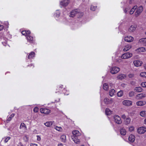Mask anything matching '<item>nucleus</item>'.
Segmentation results:
<instances>
[{"label":"nucleus","instance_id":"34","mask_svg":"<svg viewBox=\"0 0 146 146\" xmlns=\"http://www.w3.org/2000/svg\"><path fill=\"white\" fill-rule=\"evenodd\" d=\"M15 115V114H11L10 116L8 118L7 121V122L8 123V122H9L11 120V119L13 117H14V116Z\"/></svg>","mask_w":146,"mask_h":146},{"label":"nucleus","instance_id":"35","mask_svg":"<svg viewBox=\"0 0 146 146\" xmlns=\"http://www.w3.org/2000/svg\"><path fill=\"white\" fill-rule=\"evenodd\" d=\"M140 115L142 117H145L146 115V111H142L140 112Z\"/></svg>","mask_w":146,"mask_h":146},{"label":"nucleus","instance_id":"37","mask_svg":"<svg viewBox=\"0 0 146 146\" xmlns=\"http://www.w3.org/2000/svg\"><path fill=\"white\" fill-rule=\"evenodd\" d=\"M63 86L62 85H59L57 88L56 89L57 90H58V92H59L63 88Z\"/></svg>","mask_w":146,"mask_h":146},{"label":"nucleus","instance_id":"22","mask_svg":"<svg viewBox=\"0 0 146 146\" xmlns=\"http://www.w3.org/2000/svg\"><path fill=\"white\" fill-rule=\"evenodd\" d=\"M146 50L145 48L143 47L139 48L136 50V51L139 52H144L146 51Z\"/></svg>","mask_w":146,"mask_h":146},{"label":"nucleus","instance_id":"52","mask_svg":"<svg viewBox=\"0 0 146 146\" xmlns=\"http://www.w3.org/2000/svg\"><path fill=\"white\" fill-rule=\"evenodd\" d=\"M17 146H23V145L21 142H19L17 144Z\"/></svg>","mask_w":146,"mask_h":146},{"label":"nucleus","instance_id":"46","mask_svg":"<svg viewBox=\"0 0 146 146\" xmlns=\"http://www.w3.org/2000/svg\"><path fill=\"white\" fill-rule=\"evenodd\" d=\"M26 31L27 36V35H29L30 34L31 32L29 30H26Z\"/></svg>","mask_w":146,"mask_h":146},{"label":"nucleus","instance_id":"19","mask_svg":"<svg viewBox=\"0 0 146 146\" xmlns=\"http://www.w3.org/2000/svg\"><path fill=\"white\" fill-rule=\"evenodd\" d=\"M72 133L73 135L72 136H74L75 137H78L80 135V133L77 130H74L72 131Z\"/></svg>","mask_w":146,"mask_h":146},{"label":"nucleus","instance_id":"56","mask_svg":"<svg viewBox=\"0 0 146 146\" xmlns=\"http://www.w3.org/2000/svg\"><path fill=\"white\" fill-rule=\"evenodd\" d=\"M144 68L146 70V64H145L143 65Z\"/></svg>","mask_w":146,"mask_h":146},{"label":"nucleus","instance_id":"14","mask_svg":"<svg viewBox=\"0 0 146 146\" xmlns=\"http://www.w3.org/2000/svg\"><path fill=\"white\" fill-rule=\"evenodd\" d=\"M139 42L144 46H146V38H143L139 39Z\"/></svg>","mask_w":146,"mask_h":146},{"label":"nucleus","instance_id":"13","mask_svg":"<svg viewBox=\"0 0 146 146\" xmlns=\"http://www.w3.org/2000/svg\"><path fill=\"white\" fill-rule=\"evenodd\" d=\"M146 102L145 101H139L136 103V104L137 106H142L145 105Z\"/></svg>","mask_w":146,"mask_h":146},{"label":"nucleus","instance_id":"20","mask_svg":"<svg viewBox=\"0 0 146 146\" xmlns=\"http://www.w3.org/2000/svg\"><path fill=\"white\" fill-rule=\"evenodd\" d=\"M131 48V46L130 45H127L124 46L123 50L125 52L127 51Z\"/></svg>","mask_w":146,"mask_h":146},{"label":"nucleus","instance_id":"15","mask_svg":"<svg viewBox=\"0 0 146 146\" xmlns=\"http://www.w3.org/2000/svg\"><path fill=\"white\" fill-rule=\"evenodd\" d=\"M137 25H131L129 28L128 31L130 32H133L135 31Z\"/></svg>","mask_w":146,"mask_h":146},{"label":"nucleus","instance_id":"11","mask_svg":"<svg viewBox=\"0 0 146 146\" xmlns=\"http://www.w3.org/2000/svg\"><path fill=\"white\" fill-rule=\"evenodd\" d=\"M69 3V0H63L60 2V5L64 7H66L68 5Z\"/></svg>","mask_w":146,"mask_h":146},{"label":"nucleus","instance_id":"25","mask_svg":"<svg viewBox=\"0 0 146 146\" xmlns=\"http://www.w3.org/2000/svg\"><path fill=\"white\" fill-rule=\"evenodd\" d=\"M126 77L125 75L123 74H120L118 75L117 77V78L119 80H122Z\"/></svg>","mask_w":146,"mask_h":146},{"label":"nucleus","instance_id":"53","mask_svg":"<svg viewBox=\"0 0 146 146\" xmlns=\"http://www.w3.org/2000/svg\"><path fill=\"white\" fill-rule=\"evenodd\" d=\"M30 146H38L37 144L35 143H31V144Z\"/></svg>","mask_w":146,"mask_h":146},{"label":"nucleus","instance_id":"41","mask_svg":"<svg viewBox=\"0 0 146 146\" xmlns=\"http://www.w3.org/2000/svg\"><path fill=\"white\" fill-rule=\"evenodd\" d=\"M97 6L91 5L90 7V9L93 11H94L95 10Z\"/></svg>","mask_w":146,"mask_h":146},{"label":"nucleus","instance_id":"12","mask_svg":"<svg viewBox=\"0 0 146 146\" xmlns=\"http://www.w3.org/2000/svg\"><path fill=\"white\" fill-rule=\"evenodd\" d=\"M124 40L127 42H130L133 40V38L131 36H127L124 38Z\"/></svg>","mask_w":146,"mask_h":146},{"label":"nucleus","instance_id":"47","mask_svg":"<svg viewBox=\"0 0 146 146\" xmlns=\"http://www.w3.org/2000/svg\"><path fill=\"white\" fill-rule=\"evenodd\" d=\"M128 76L129 78H133L134 77V74H129L128 75Z\"/></svg>","mask_w":146,"mask_h":146},{"label":"nucleus","instance_id":"64","mask_svg":"<svg viewBox=\"0 0 146 146\" xmlns=\"http://www.w3.org/2000/svg\"><path fill=\"white\" fill-rule=\"evenodd\" d=\"M145 34L146 35V32H145Z\"/></svg>","mask_w":146,"mask_h":146},{"label":"nucleus","instance_id":"58","mask_svg":"<svg viewBox=\"0 0 146 146\" xmlns=\"http://www.w3.org/2000/svg\"><path fill=\"white\" fill-rule=\"evenodd\" d=\"M58 146H63L62 144H60L58 145Z\"/></svg>","mask_w":146,"mask_h":146},{"label":"nucleus","instance_id":"8","mask_svg":"<svg viewBox=\"0 0 146 146\" xmlns=\"http://www.w3.org/2000/svg\"><path fill=\"white\" fill-rule=\"evenodd\" d=\"M146 131V128L145 127H141L138 128L137 130L138 133L139 134H143Z\"/></svg>","mask_w":146,"mask_h":146},{"label":"nucleus","instance_id":"45","mask_svg":"<svg viewBox=\"0 0 146 146\" xmlns=\"http://www.w3.org/2000/svg\"><path fill=\"white\" fill-rule=\"evenodd\" d=\"M21 33L23 35H25L27 36V34H26V31H22L21 32Z\"/></svg>","mask_w":146,"mask_h":146},{"label":"nucleus","instance_id":"7","mask_svg":"<svg viewBox=\"0 0 146 146\" xmlns=\"http://www.w3.org/2000/svg\"><path fill=\"white\" fill-rule=\"evenodd\" d=\"M146 97V95L144 93H141L135 96V98L140 100Z\"/></svg>","mask_w":146,"mask_h":146},{"label":"nucleus","instance_id":"48","mask_svg":"<svg viewBox=\"0 0 146 146\" xmlns=\"http://www.w3.org/2000/svg\"><path fill=\"white\" fill-rule=\"evenodd\" d=\"M134 129V128L133 127H131L129 128V130L130 131H133Z\"/></svg>","mask_w":146,"mask_h":146},{"label":"nucleus","instance_id":"44","mask_svg":"<svg viewBox=\"0 0 146 146\" xmlns=\"http://www.w3.org/2000/svg\"><path fill=\"white\" fill-rule=\"evenodd\" d=\"M38 108L37 107H35L34 109H33V111L35 112H37L38 111Z\"/></svg>","mask_w":146,"mask_h":146},{"label":"nucleus","instance_id":"10","mask_svg":"<svg viewBox=\"0 0 146 146\" xmlns=\"http://www.w3.org/2000/svg\"><path fill=\"white\" fill-rule=\"evenodd\" d=\"M40 111L41 113L46 114H48L50 112V110L46 108H41Z\"/></svg>","mask_w":146,"mask_h":146},{"label":"nucleus","instance_id":"4","mask_svg":"<svg viewBox=\"0 0 146 146\" xmlns=\"http://www.w3.org/2000/svg\"><path fill=\"white\" fill-rule=\"evenodd\" d=\"M113 102V99L110 97L105 98L104 100V102L106 104H111Z\"/></svg>","mask_w":146,"mask_h":146},{"label":"nucleus","instance_id":"29","mask_svg":"<svg viewBox=\"0 0 146 146\" xmlns=\"http://www.w3.org/2000/svg\"><path fill=\"white\" fill-rule=\"evenodd\" d=\"M112 111L108 108H106L105 110L106 113L107 115H109L112 113Z\"/></svg>","mask_w":146,"mask_h":146},{"label":"nucleus","instance_id":"57","mask_svg":"<svg viewBox=\"0 0 146 146\" xmlns=\"http://www.w3.org/2000/svg\"><path fill=\"white\" fill-rule=\"evenodd\" d=\"M124 12L125 13H127V9H126V8L124 10Z\"/></svg>","mask_w":146,"mask_h":146},{"label":"nucleus","instance_id":"50","mask_svg":"<svg viewBox=\"0 0 146 146\" xmlns=\"http://www.w3.org/2000/svg\"><path fill=\"white\" fill-rule=\"evenodd\" d=\"M4 28V26L2 25H0V31L3 29Z\"/></svg>","mask_w":146,"mask_h":146},{"label":"nucleus","instance_id":"5","mask_svg":"<svg viewBox=\"0 0 146 146\" xmlns=\"http://www.w3.org/2000/svg\"><path fill=\"white\" fill-rule=\"evenodd\" d=\"M114 121L118 124H121L122 121L120 117L118 115H115L114 116Z\"/></svg>","mask_w":146,"mask_h":146},{"label":"nucleus","instance_id":"2","mask_svg":"<svg viewBox=\"0 0 146 146\" xmlns=\"http://www.w3.org/2000/svg\"><path fill=\"white\" fill-rule=\"evenodd\" d=\"M120 71V68L117 67H113L110 69V72L112 74L117 73Z\"/></svg>","mask_w":146,"mask_h":146},{"label":"nucleus","instance_id":"38","mask_svg":"<svg viewBox=\"0 0 146 146\" xmlns=\"http://www.w3.org/2000/svg\"><path fill=\"white\" fill-rule=\"evenodd\" d=\"M123 94V92L122 90H120L119 92H118L117 93V96L118 97L122 96Z\"/></svg>","mask_w":146,"mask_h":146},{"label":"nucleus","instance_id":"16","mask_svg":"<svg viewBox=\"0 0 146 146\" xmlns=\"http://www.w3.org/2000/svg\"><path fill=\"white\" fill-rule=\"evenodd\" d=\"M135 140V137L134 135H130L128 138L129 141L131 143L134 142Z\"/></svg>","mask_w":146,"mask_h":146},{"label":"nucleus","instance_id":"61","mask_svg":"<svg viewBox=\"0 0 146 146\" xmlns=\"http://www.w3.org/2000/svg\"><path fill=\"white\" fill-rule=\"evenodd\" d=\"M24 138H26L27 139V137L26 136H25L24 137Z\"/></svg>","mask_w":146,"mask_h":146},{"label":"nucleus","instance_id":"27","mask_svg":"<svg viewBox=\"0 0 146 146\" xmlns=\"http://www.w3.org/2000/svg\"><path fill=\"white\" fill-rule=\"evenodd\" d=\"M134 90L137 92H141L143 91V89L141 87H137L135 88Z\"/></svg>","mask_w":146,"mask_h":146},{"label":"nucleus","instance_id":"49","mask_svg":"<svg viewBox=\"0 0 146 146\" xmlns=\"http://www.w3.org/2000/svg\"><path fill=\"white\" fill-rule=\"evenodd\" d=\"M25 126V124L24 123H21V125H20V128H21V127H24Z\"/></svg>","mask_w":146,"mask_h":146},{"label":"nucleus","instance_id":"17","mask_svg":"<svg viewBox=\"0 0 146 146\" xmlns=\"http://www.w3.org/2000/svg\"><path fill=\"white\" fill-rule=\"evenodd\" d=\"M133 63L136 66L138 67L141 66L142 63L141 61L135 60L133 61Z\"/></svg>","mask_w":146,"mask_h":146},{"label":"nucleus","instance_id":"43","mask_svg":"<svg viewBox=\"0 0 146 146\" xmlns=\"http://www.w3.org/2000/svg\"><path fill=\"white\" fill-rule=\"evenodd\" d=\"M141 85L143 87H146V82H144L142 83L141 84Z\"/></svg>","mask_w":146,"mask_h":146},{"label":"nucleus","instance_id":"63","mask_svg":"<svg viewBox=\"0 0 146 146\" xmlns=\"http://www.w3.org/2000/svg\"><path fill=\"white\" fill-rule=\"evenodd\" d=\"M130 7H129V9H130Z\"/></svg>","mask_w":146,"mask_h":146},{"label":"nucleus","instance_id":"30","mask_svg":"<svg viewBox=\"0 0 146 146\" xmlns=\"http://www.w3.org/2000/svg\"><path fill=\"white\" fill-rule=\"evenodd\" d=\"M131 119L130 118H126L125 120V123L126 124H129L130 122Z\"/></svg>","mask_w":146,"mask_h":146},{"label":"nucleus","instance_id":"54","mask_svg":"<svg viewBox=\"0 0 146 146\" xmlns=\"http://www.w3.org/2000/svg\"><path fill=\"white\" fill-rule=\"evenodd\" d=\"M121 117L123 119H125V118L126 116L125 115H122Z\"/></svg>","mask_w":146,"mask_h":146},{"label":"nucleus","instance_id":"26","mask_svg":"<svg viewBox=\"0 0 146 146\" xmlns=\"http://www.w3.org/2000/svg\"><path fill=\"white\" fill-rule=\"evenodd\" d=\"M53 121H48L44 123L45 126L48 127H50L52 124Z\"/></svg>","mask_w":146,"mask_h":146},{"label":"nucleus","instance_id":"1","mask_svg":"<svg viewBox=\"0 0 146 146\" xmlns=\"http://www.w3.org/2000/svg\"><path fill=\"white\" fill-rule=\"evenodd\" d=\"M132 55V53L127 52L123 54L121 56V58L123 59H128L131 57Z\"/></svg>","mask_w":146,"mask_h":146},{"label":"nucleus","instance_id":"6","mask_svg":"<svg viewBox=\"0 0 146 146\" xmlns=\"http://www.w3.org/2000/svg\"><path fill=\"white\" fill-rule=\"evenodd\" d=\"M80 13V11L78 9L73 10L70 13V17H74L76 14Z\"/></svg>","mask_w":146,"mask_h":146},{"label":"nucleus","instance_id":"31","mask_svg":"<svg viewBox=\"0 0 146 146\" xmlns=\"http://www.w3.org/2000/svg\"><path fill=\"white\" fill-rule=\"evenodd\" d=\"M115 93V91L114 89H111L109 91V95L110 96H112Z\"/></svg>","mask_w":146,"mask_h":146},{"label":"nucleus","instance_id":"39","mask_svg":"<svg viewBox=\"0 0 146 146\" xmlns=\"http://www.w3.org/2000/svg\"><path fill=\"white\" fill-rule=\"evenodd\" d=\"M54 128L57 130L59 131H61L62 129V127H58L57 126H55L54 127Z\"/></svg>","mask_w":146,"mask_h":146},{"label":"nucleus","instance_id":"40","mask_svg":"<svg viewBox=\"0 0 146 146\" xmlns=\"http://www.w3.org/2000/svg\"><path fill=\"white\" fill-rule=\"evenodd\" d=\"M140 76L142 77H146V72H144L141 73Z\"/></svg>","mask_w":146,"mask_h":146},{"label":"nucleus","instance_id":"3","mask_svg":"<svg viewBox=\"0 0 146 146\" xmlns=\"http://www.w3.org/2000/svg\"><path fill=\"white\" fill-rule=\"evenodd\" d=\"M143 10V7L142 6H140L137 9L135 13V16L138 17L140 15Z\"/></svg>","mask_w":146,"mask_h":146},{"label":"nucleus","instance_id":"18","mask_svg":"<svg viewBox=\"0 0 146 146\" xmlns=\"http://www.w3.org/2000/svg\"><path fill=\"white\" fill-rule=\"evenodd\" d=\"M72 138L73 141L76 143H79L80 142V140L78 139V137L72 136Z\"/></svg>","mask_w":146,"mask_h":146},{"label":"nucleus","instance_id":"23","mask_svg":"<svg viewBox=\"0 0 146 146\" xmlns=\"http://www.w3.org/2000/svg\"><path fill=\"white\" fill-rule=\"evenodd\" d=\"M120 132L121 134L123 135H125L126 133V131L125 129L123 128H121L120 129Z\"/></svg>","mask_w":146,"mask_h":146},{"label":"nucleus","instance_id":"28","mask_svg":"<svg viewBox=\"0 0 146 146\" xmlns=\"http://www.w3.org/2000/svg\"><path fill=\"white\" fill-rule=\"evenodd\" d=\"M66 136L65 135H62L60 137L61 141L63 142H65L66 141Z\"/></svg>","mask_w":146,"mask_h":146},{"label":"nucleus","instance_id":"32","mask_svg":"<svg viewBox=\"0 0 146 146\" xmlns=\"http://www.w3.org/2000/svg\"><path fill=\"white\" fill-rule=\"evenodd\" d=\"M137 6H135L131 9L130 11V14L131 15L134 12L135 9L137 8Z\"/></svg>","mask_w":146,"mask_h":146},{"label":"nucleus","instance_id":"33","mask_svg":"<svg viewBox=\"0 0 146 146\" xmlns=\"http://www.w3.org/2000/svg\"><path fill=\"white\" fill-rule=\"evenodd\" d=\"M103 88L105 90H108V84L106 83H104L103 85Z\"/></svg>","mask_w":146,"mask_h":146},{"label":"nucleus","instance_id":"36","mask_svg":"<svg viewBox=\"0 0 146 146\" xmlns=\"http://www.w3.org/2000/svg\"><path fill=\"white\" fill-rule=\"evenodd\" d=\"M135 93L133 91H130L128 93V95L130 97H132L135 95Z\"/></svg>","mask_w":146,"mask_h":146},{"label":"nucleus","instance_id":"59","mask_svg":"<svg viewBox=\"0 0 146 146\" xmlns=\"http://www.w3.org/2000/svg\"><path fill=\"white\" fill-rule=\"evenodd\" d=\"M40 140V138L39 137V138H38L37 140L39 141Z\"/></svg>","mask_w":146,"mask_h":146},{"label":"nucleus","instance_id":"62","mask_svg":"<svg viewBox=\"0 0 146 146\" xmlns=\"http://www.w3.org/2000/svg\"><path fill=\"white\" fill-rule=\"evenodd\" d=\"M81 146H84V145H82Z\"/></svg>","mask_w":146,"mask_h":146},{"label":"nucleus","instance_id":"55","mask_svg":"<svg viewBox=\"0 0 146 146\" xmlns=\"http://www.w3.org/2000/svg\"><path fill=\"white\" fill-rule=\"evenodd\" d=\"M28 66H32L33 67V68L34 67V66L32 64H30L29 65H28Z\"/></svg>","mask_w":146,"mask_h":146},{"label":"nucleus","instance_id":"60","mask_svg":"<svg viewBox=\"0 0 146 146\" xmlns=\"http://www.w3.org/2000/svg\"><path fill=\"white\" fill-rule=\"evenodd\" d=\"M144 123H145V124H146V118L145 120Z\"/></svg>","mask_w":146,"mask_h":146},{"label":"nucleus","instance_id":"42","mask_svg":"<svg viewBox=\"0 0 146 146\" xmlns=\"http://www.w3.org/2000/svg\"><path fill=\"white\" fill-rule=\"evenodd\" d=\"M10 139V137H8L5 138V139L4 140V141L5 143H7Z\"/></svg>","mask_w":146,"mask_h":146},{"label":"nucleus","instance_id":"51","mask_svg":"<svg viewBox=\"0 0 146 146\" xmlns=\"http://www.w3.org/2000/svg\"><path fill=\"white\" fill-rule=\"evenodd\" d=\"M133 0H129L127 1V2H128L130 4H131L132 3V1H133Z\"/></svg>","mask_w":146,"mask_h":146},{"label":"nucleus","instance_id":"24","mask_svg":"<svg viewBox=\"0 0 146 146\" xmlns=\"http://www.w3.org/2000/svg\"><path fill=\"white\" fill-rule=\"evenodd\" d=\"M35 53L33 52H32L29 54L28 58L29 59L33 58L35 57Z\"/></svg>","mask_w":146,"mask_h":146},{"label":"nucleus","instance_id":"9","mask_svg":"<svg viewBox=\"0 0 146 146\" xmlns=\"http://www.w3.org/2000/svg\"><path fill=\"white\" fill-rule=\"evenodd\" d=\"M123 104L125 106H129L132 105V102L129 100H125L123 101Z\"/></svg>","mask_w":146,"mask_h":146},{"label":"nucleus","instance_id":"21","mask_svg":"<svg viewBox=\"0 0 146 146\" xmlns=\"http://www.w3.org/2000/svg\"><path fill=\"white\" fill-rule=\"evenodd\" d=\"M27 38L28 42L30 43L33 42V38L32 36L30 35H27Z\"/></svg>","mask_w":146,"mask_h":146}]
</instances>
